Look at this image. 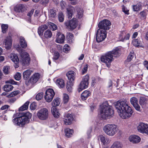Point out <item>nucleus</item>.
I'll list each match as a JSON object with an SVG mask.
<instances>
[{"instance_id":"2f4dec72","label":"nucleus","mask_w":148,"mask_h":148,"mask_svg":"<svg viewBox=\"0 0 148 148\" xmlns=\"http://www.w3.org/2000/svg\"><path fill=\"white\" fill-rule=\"evenodd\" d=\"M13 88V86L10 84L5 85L3 87L4 90L6 92H8L12 90Z\"/></svg>"},{"instance_id":"f8f14e48","label":"nucleus","mask_w":148,"mask_h":148,"mask_svg":"<svg viewBox=\"0 0 148 148\" xmlns=\"http://www.w3.org/2000/svg\"><path fill=\"white\" fill-rule=\"evenodd\" d=\"M137 128L139 132L148 135V124L142 123H140Z\"/></svg>"},{"instance_id":"e433bc0d","label":"nucleus","mask_w":148,"mask_h":148,"mask_svg":"<svg viewBox=\"0 0 148 148\" xmlns=\"http://www.w3.org/2000/svg\"><path fill=\"white\" fill-rule=\"evenodd\" d=\"M52 36L51 32L49 30H47L44 33V37L46 38H51Z\"/></svg>"},{"instance_id":"412c9836","label":"nucleus","mask_w":148,"mask_h":148,"mask_svg":"<svg viewBox=\"0 0 148 148\" xmlns=\"http://www.w3.org/2000/svg\"><path fill=\"white\" fill-rule=\"evenodd\" d=\"M5 47L7 49H10L12 46V41L10 38H7L3 41Z\"/></svg>"},{"instance_id":"a211bd4d","label":"nucleus","mask_w":148,"mask_h":148,"mask_svg":"<svg viewBox=\"0 0 148 148\" xmlns=\"http://www.w3.org/2000/svg\"><path fill=\"white\" fill-rule=\"evenodd\" d=\"M66 76L68 77L69 81L73 82L74 81L75 77V73L73 71H69L66 74Z\"/></svg>"},{"instance_id":"20e7f679","label":"nucleus","mask_w":148,"mask_h":148,"mask_svg":"<svg viewBox=\"0 0 148 148\" xmlns=\"http://www.w3.org/2000/svg\"><path fill=\"white\" fill-rule=\"evenodd\" d=\"M114 113V110L112 106L107 103L103 104L100 110V116L104 119L112 117Z\"/></svg>"},{"instance_id":"a19ab883","label":"nucleus","mask_w":148,"mask_h":148,"mask_svg":"<svg viewBox=\"0 0 148 148\" xmlns=\"http://www.w3.org/2000/svg\"><path fill=\"white\" fill-rule=\"evenodd\" d=\"M147 101L146 99L144 97L140 98L139 103L141 106L145 105L147 103Z\"/></svg>"},{"instance_id":"f03ea898","label":"nucleus","mask_w":148,"mask_h":148,"mask_svg":"<svg viewBox=\"0 0 148 148\" xmlns=\"http://www.w3.org/2000/svg\"><path fill=\"white\" fill-rule=\"evenodd\" d=\"M120 50L117 48L112 51H109L101 57V60L106 64L108 68L110 67L111 62L113 60V57H117L120 55Z\"/></svg>"},{"instance_id":"f704fd0d","label":"nucleus","mask_w":148,"mask_h":148,"mask_svg":"<svg viewBox=\"0 0 148 148\" xmlns=\"http://www.w3.org/2000/svg\"><path fill=\"white\" fill-rule=\"evenodd\" d=\"M29 103V101H27L23 105L19 108V111H20L27 110L28 108Z\"/></svg>"},{"instance_id":"ddd939ff","label":"nucleus","mask_w":148,"mask_h":148,"mask_svg":"<svg viewBox=\"0 0 148 148\" xmlns=\"http://www.w3.org/2000/svg\"><path fill=\"white\" fill-rule=\"evenodd\" d=\"M73 115L72 114H68L64 116L63 121L66 125H70L73 120Z\"/></svg>"},{"instance_id":"09e8293b","label":"nucleus","mask_w":148,"mask_h":148,"mask_svg":"<svg viewBox=\"0 0 148 148\" xmlns=\"http://www.w3.org/2000/svg\"><path fill=\"white\" fill-rule=\"evenodd\" d=\"M60 56L59 53L57 51H55L53 54V59L54 60H57L58 59Z\"/></svg>"},{"instance_id":"a878e982","label":"nucleus","mask_w":148,"mask_h":148,"mask_svg":"<svg viewBox=\"0 0 148 148\" xmlns=\"http://www.w3.org/2000/svg\"><path fill=\"white\" fill-rule=\"evenodd\" d=\"M10 58L15 64H18L19 62V59L17 55L15 53H11L10 55Z\"/></svg>"},{"instance_id":"680f3d73","label":"nucleus","mask_w":148,"mask_h":148,"mask_svg":"<svg viewBox=\"0 0 148 148\" xmlns=\"http://www.w3.org/2000/svg\"><path fill=\"white\" fill-rule=\"evenodd\" d=\"M122 11L126 14H129V11L124 6L122 7Z\"/></svg>"},{"instance_id":"864d4df0","label":"nucleus","mask_w":148,"mask_h":148,"mask_svg":"<svg viewBox=\"0 0 148 148\" xmlns=\"http://www.w3.org/2000/svg\"><path fill=\"white\" fill-rule=\"evenodd\" d=\"M43 93L42 92L39 93L36 96V99L37 100L41 99L43 97Z\"/></svg>"},{"instance_id":"aec40b11","label":"nucleus","mask_w":148,"mask_h":148,"mask_svg":"<svg viewBox=\"0 0 148 148\" xmlns=\"http://www.w3.org/2000/svg\"><path fill=\"white\" fill-rule=\"evenodd\" d=\"M57 37L56 40L57 42L62 43L64 42V36L63 34H61L60 32L58 33Z\"/></svg>"},{"instance_id":"69168bd1","label":"nucleus","mask_w":148,"mask_h":148,"mask_svg":"<svg viewBox=\"0 0 148 148\" xmlns=\"http://www.w3.org/2000/svg\"><path fill=\"white\" fill-rule=\"evenodd\" d=\"M40 26L41 27L44 31L47 29L49 27L48 25L47 24H47L42 25Z\"/></svg>"},{"instance_id":"473e14b6","label":"nucleus","mask_w":148,"mask_h":148,"mask_svg":"<svg viewBox=\"0 0 148 148\" xmlns=\"http://www.w3.org/2000/svg\"><path fill=\"white\" fill-rule=\"evenodd\" d=\"M77 14V16L79 18H81L83 15V11L81 8H78L76 9Z\"/></svg>"},{"instance_id":"cd10ccee","label":"nucleus","mask_w":148,"mask_h":148,"mask_svg":"<svg viewBox=\"0 0 148 148\" xmlns=\"http://www.w3.org/2000/svg\"><path fill=\"white\" fill-rule=\"evenodd\" d=\"M142 8V3L139 2L136 5H133V10L134 11H138L141 9Z\"/></svg>"},{"instance_id":"338daca9","label":"nucleus","mask_w":148,"mask_h":148,"mask_svg":"<svg viewBox=\"0 0 148 148\" xmlns=\"http://www.w3.org/2000/svg\"><path fill=\"white\" fill-rule=\"evenodd\" d=\"M143 64L145 67L148 70V61L147 60L143 62Z\"/></svg>"},{"instance_id":"bf43d9fd","label":"nucleus","mask_w":148,"mask_h":148,"mask_svg":"<svg viewBox=\"0 0 148 148\" xmlns=\"http://www.w3.org/2000/svg\"><path fill=\"white\" fill-rule=\"evenodd\" d=\"M66 3L63 1H61L60 3V5L61 6L62 9H64L65 7Z\"/></svg>"},{"instance_id":"774afa93","label":"nucleus","mask_w":148,"mask_h":148,"mask_svg":"<svg viewBox=\"0 0 148 148\" xmlns=\"http://www.w3.org/2000/svg\"><path fill=\"white\" fill-rule=\"evenodd\" d=\"M9 107V106L8 105H5L2 106L1 108L2 110H4L8 109Z\"/></svg>"},{"instance_id":"e2e57ef3","label":"nucleus","mask_w":148,"mask_h":148,"mask_svg":"<svg viewBox=\"0 0 148 148\" xmlns=\"http://www.w3.org/2000/svg\"><path fill=\"white\" fill-rule=\"evenodd\" d=\"M34 11V9H32L31 11H30L27 14V16H29L30 17L33 14Z\"/></svg>"},{"instance_id":"c756f323","label":"nucleus","mask_w":148,"mask_h":148,"mask_svg":"<svg viewBox=\"0 0 148 148\" xmlns=\"http://www.w3.org/2000/svg\"><path fill=\"white\" fill-rule=\"evenodd\" d=\"M49 15L51 18H54L56 15V11L55 9L52 8L50 9L49 12Z\"/></svg>"},{"instance_id":"8fccbe9b","label":"nucleus","mask_w":148,"mask_h":148,"mask_svg":"<svg viewBox=\"0 0 148 148\" xmlns=\"http://www.w3.org/2000/svg\"><path fill=\"white\" fill-rule=\"evenodd\" d=\"M63 102L64 103H67L69 100V95L66 94H63Z\"/></svg>"},{"instance_id":"c85d7f7f","label":"nucleus","mask_w":148,"mask_h":148,"mask_svg":"<svg viewBox=\"0 0 148 148\" xmlns=\"http://www.w3.org/2000/svg\"><path fill=\"white\" fill-rule=\"evenodd\" d=\"M65 133L66 136L68 138H69L72 135L73 131L72 129L68 128L65 130Z\"/></svg>"},{"instance_id":"3c124183","label":"nucleus","mask_w":148,"mask_h":148,"mask_svg":"<svg viewBox=\"0 0 148 148\" xmlns=\"http://www.w3.org/2000/svg\"><path fill=\"white\" fill-rule=\"evenodd\" d=\"M133 52H131L128 56L126 61L129 62L131 61L133 58Z\"/></svg>"},{"instance_id":"2eb2a0df","label":"nucleus","mask_w":148,"mask_h":148,"mask_svg":"<svg viewBox=\"0 0 148 148\" xmlns=\"http://www.w3.org/2000/svg\"><path fill=\"white\" fill-rule=\"evenodd\" d=\"M130 101L131 104L136 110L137 111H140V107L138 103V99L136 98L135 97H132L130 99Z\"/></svg>"},{"instance_id":"6ab92c4d","label":"nucleus","mask_w":148,"mask_h":148,"mask_svg":"<svg viewBox=\"0 0 148 148\" xmlns=\"http://www.w3.org/2000/svg\"><path fill=\"white\" fill-rule=\"evenodd\" d=\"M40 77V75L38 73H36L33 75L30 79V81L32 84L36 83Z\"/></svg>"},{"instance_id":"dca6fc26","label":"nucleus","mask_w":148,"mask_h":148,"mask_svg":"<svg viewBox=\"0 0 148 148\" xmlns=\"http://www.w3.org/2000/svg\"><path fill=\"white\" fill-rule=\"evenodd\" d=\"M14 11L18 12L23 13L26 11V8L24 5L23 4H19L16 5L14 8Z\"/></svg>"},{"instance_id":"423d86ee","label":"nucleus","mask_w":148,"mask_h":148,"mask_svg":"<svg viewBox=\"0 0 148 148\" xmlns=\"http://www.w3.org/2000/svg\"><path fill=\"white\" fill-rule=\"evenodd\" d=\"M21 50L20 55L21 57V60L23 66H27L29 64L30 58L29 57V54L25 51Z\"/></svg>"},{"instance_id":"603ef678","label":"nucleus","mask_w":148,"mask_h":148,"mask_svg":"<svg viewBox=\"0 0 148 148\" xmlns=\"http://www.w3.org/2000/svg\"><path fill=\"white\" fill-rule=\"evenodd\" d=\"M44 31V30L41 26L38 27V32L40 36H42L43 35Z\"/></svg>"},{"instance_id":"4468645a","label":"nucleus","mask_w":148,"mask_h":148,"mask_svg":"<svg viewBox=\"0 0 148 148\" xmlns=\"http://www.w3.org/2000/svg\"><path fill=\"white\" fill-rule=\"evenodd\" d=\"M89 79V76L88 75H86L83 78L81 82L79 85L84 89L87 88L88 84V81Z\"/></svg>"},{"instance_id":"13d9d810","label":"nucleus","mask_w":148,"mask_h":148,"mask_svg":"<svg viewBox=\"0 0 148 148\" xmlns=\"http://www.w3.org/2000/svg\"><path fill=\"white\" fill-rule=\"evenodd\" d=\"M49 0H42L41 1L42 4L44 6H46L48 4Z\"/></svg>"},{"instance_id":"c9c22d12","label":"nucleus","mask_w":148,"mask_h":148,"mask_svg":"<svg viewBox=\"0 0 148 148\" xmlns=\"http://www.w3.org/2000/svg\"><path fill=\"white\" fill-rule=\"evenodd\" d=\"M99 138L102 143L103 144H105L109 143V139L108 138H106L103 136L101 135L99 136Z\"/></svg>"},{"instance_id":"5fc2aeb1","label":"nucleus","mask_w":148,"mask_h":148,"mask_svg":"<svg viewBox=\"0 0 148 148\" xmlns=\"http://www.w3.org/2000/svg\"><path fill=\"white\" fill-rule=\"evenodd\" d=\"M21 74L20 73H17L14 76V79L17 80H19L21 78Z\"/></svg>"},{"instance_id":"1a4fd4ad","label":"nucleus","mask_w":148,"mask_h":148,"mask_svg":"<svg viewBox=\"0 0 148 148\" xmlns=\"http://www.w3.org/2000/svg\"><path fill=\"white\" fill-rule=\"evenodd\" d=\"M66 28L70 30H73L77 27V23L75 19L73 18L70 21H68L64 23Z\"/></svg>"},{"instance_id":"72a5a7b5","label":"nucleus","mask_w":148,"mask_h":148,"mask_svg":"<svg viewBox=\"0 0 148 148\" xmlns=\"http://www.w3.org/2000/svg\"><path fill=\"white\" fill-rule=\"evenodd\" d=\"M67 15L69 19H71L72 18L73 15V8H67Z\"/></svg>"},{"instance_id":"58836bf2","label":"nucleus","mask_w":148,"mask_h":148,"mask_svg":"<svg viewBox=\"0 0 148 148\" xmlns=\"http://www.w3.org/2000/svg\"><path fill=\"white\" fill-rule=\"evenodd\" d=\"M60 103V99L59 98L55 99L52 102L51 104L53 107H56L59 105Z\"/></svg>"},{"instance_id":"4d7b16f0","label":"nucleus","mask_w":148,"mask_h":148,"mask_svg":"<svg viewBox=\"0 0 148 148\" xmlns=\"http://www.w3.org/2000/svg\"><path fill=\"white\" fill-rule=\"evenodd\" d=\"M6 83H9L12 84H16L17 82H15L13 79H10L6 82Z\"/></svg>"},{"instance_id":"0e129e2a","label":"nucleus","mask_w":148,"mask_h":148,"mask_svg":"<svg viewBox=\"0 0 148 148\" xmlns=\"http://www.w3.org/2000/svg\"><path fill=\"white\" fill-rule=\"evenodd\" d=\"M88 64H86L84 66V69H83V72H82V73L83 74L85 73L87 71V70L88 68Z\"/></svg>"},{"instance_id":"5701e85b","label":"nucleus","mask_w":148,"mask_h":148,"mask_svg":"<svg viewBox=\"0 0 148 148\" xmlns=\"http://www.w3.org/2000/svg\"><path fill=\"white\" fill-rule=\"evenodd\" d=\"M90 95V92L89 91L85 90L81 94V99L83 101L86 100Z\"/></svg>"},{"instance_id":"4c0bfd02","label":"nucleus","mask_w":148,"mask_h":148,"mask_svg":"<svg viewBox=\"0 0 148 148\" xmlns=\"http://www.w3.org/2000/svg\"><path fill=\"white\" fill-rule=\"evenodd\" d=\"M47 24L50 29H52L53 31L56 30L57 28L56 25L52 23L49 22L47 23Z\"/></svg>"},{"instance_id":"79ce46f5","label":"nucleus","mask_w":148,"mask_h":148,"mask_svg":"<svg viewBox=\"0 0 148 148\" xmlns=\"http://www.w3.org/2000/svg\"><path fill=\"white\" fill-rule=\"evenodd\" d=\"M72 82L71 81H69L67 82L66 88L67 89V90L69 92H71L72 89Z\"/></svg>"},{"instance_id":"39448f33","label":"nucleus","mask_w":148,"mask_h":148,"mask_svg":"<svg viewBox=\"0 0 148 148\" xmlns=\"http://www.w3.org/2000/svg\"><path fill=\"white\" fill-rule=\"evenodd\" d=\"M103 130L107 134L113 136L116 133L118 130V128L116 125L108 124L104 127Z\"/></svg>"},{"instance_id":"a18cd8bd","label":"nucleus","mask_w":148,"mask_h":148,"mask_svg":"<svg viewBox=\"0 0 148 148\" xmlns=\"http://www.w3.org/2000/svg\"><path fill=\"white\" fill-rule=\"evenodd\" d=\"M73 37V34L71 33H69L68 34L67 36V38L68 41L69 43L72 42Z\"/></svg>"},{"instance_id":"393cba45","label":"nucleus","mask_w":148,"mask_h":148,"mask_svg":"<svg viewBox=\"0 0 148 148\" xmlns=\"http://www.w3.org/2000/svg\"><path fill=\"white\" fill-rule=\"evenodd\" d=\"M51 112L54 117L56 118L59 117L60 114L56 107H52L51 108Z\"/></svg>"},{"instance_id":"9d476101","label":"nucleus","mask_w":148,"mask_h":148,"mask_svg":"<svg viewBox=\"0 0 148 148\" xmlns=\"http://www.w3.org/2000/svg\"><path fill=\"white\" fill-rule=\"evenodd\" d=\"M55 95L53 90L52 89L49 88L45 92V99L47 102H49L51 101Z\"/></svg>"},{"instance_id":"9b49d317","label":"nucleus","mask_w":148,"mask_h":148,"mask_svg":"<svg viewBox=\"0 0 148 148\" xmlns=\"http://www.w3.org/2000/svg\"><path fill=\"white\" fill-rule=\"evenodd\" d=\"M39 119L42 120L46 119L48 116V111L47 109L44 108L40 109L37 113Z\"/></svg>"},{"instance_id":"7c9ffc66","label":"nucleus","mask_w":148,"mask_h":148,"mask_svg":"<svg viewBox=\"0 0 148 148\" xmlns=\"http://www.w3.org/2000/svg\"><path fill=\"white\" fill-rule=\"evenodd\" d=\"M56 84L61 88H63L65 86L64 80L62 79H58L56 80Z\"/></svg>"},{"instance_id":"6e6552de","label":"nucleus","mask_w":148,"mask_h":148,"mask_svg":"<svg viewBox=\"0 0 148 148\" xmlns=\"http://www.w3.org/2000/svg\"><path fill=\"white\" fill-rule=\"evenodd\" d=\"M111 23L108 20L105 19L101 21L98 25L99 29H102V30L106 31L109 29L110 28Z\"/></svg>"},{"instance_id":"ea45409f","label":"nucleus","mask_w":148,"mask_h":148,"mask_svg":"<svg viewBox=\"0 0 148 148\" xmlns=\"http://www.w3.org/2000/svg\"><path fill=\"white\" fill-rule=\"evenodd\" d=\"M122 145L119 142H116L114 143L112 146V148H121Z\"/></svg>"},{"instance_id":"052dcab7","label":"nucleus","mask_w":148,"mask_h":148,"mask_svg":"<svg viewBox=\"0 0 148 148\" xmlns=\"http://www.w3.org/2000/svg\"><path fill=\"white\" fill-rule=\"evenodd\" d=\"M139 14L140 16L143 18H145L147 15L146 12L144 11L140 12Z\"/></svg>"},{"instance_id":"f3484780","label":"nucleus","mask_w":148,"mask_h":148,"mask_svg":"<svg viewBox=\"0 0 148 148\" xmlns=\"http://www.w3.org/2000/svg\"><path fill=\"white\" fill-rule=\"evenodd\" d=\"M129 139L131 142L135 143H139L141 140L139 136L136 135L131 136L129 138Z\"/></svg>"},{"instance_id":"49530a36","label":"nucleus","mask_w":148,"mask_h":148,"mask_svg":"<svg viewBox=\"0 0 148 148\" xmlns=\"http://www.w3.org/2000/svg\"><path fill=\"white\" fill-rule=\"evenodd\" d=\"M10 69L9 66H4L3 67V70L4 73L5 75L8 74L9 73Z\"/></svg>"},{"instance_id":"0eeeda50","label":"nucleus","mask_w":148,"mask_h":148,"mask_svg":"<svg viewBox=\"0 0 148 148\" xmlns=\"http://www.w3.org/2000/svg\"><path fill=\"white\" fill-rule=\"evenodd\" d=\"M102 29L97 30L96 36V39L98 42L103 41L106 37L107 33L105 30H102Z\"/></svg>"},{"instance_id":"6e6d98bb","label":"nucleus","mask_w":148,"mask_h":148,"mask_svg":"<svg viewBox=\"0 0 148 148\" xmlns=\"http://www.w3.org/2000/svg\"><path fill=\"white\" fill-rule=\"evenodd\" d=\"M36 106L35 103L33 102L30 105V108L32 110H34L36 108Z\"/></svg>"},{"instance_id":"b1692460","label":"nucleus","mask_w":148,"mask_h":148,"mask_svg":"<svg viewBox=\"0 0 148 148\" xmlns=\"http://www.w3.org/2000/svg\"><path fill=\"white\" fill-rule=\"evenodd\" d=\"M132 43L134 46L137 47H143L142 42L138 38L134 39L132 41Z\"/></svg>"},{"instance_id":"7ed1b4c3","label":"nucleus","mask_w":148,"mask_h":148,"mask_svg":"<svg viewBox=\"0 0 148 148\" xmlns=\"http://www.w3.org/2000/svg\"><path fill=\"white\" fill-rule=\"evenodd\" d=\"M31 117L32 114L29 112L20 113L18 116L14 118L12 121L17 126H23L29 122Z\"/></svg>"},{"instance_id":"c03bdc74","label":"nucleus","mask_w":148,"mask_h":148,"mask_svg":"<svg viewBox=\"0 0 148 148\" xmlns=\"http://www.w3.org/2000/svg\"><path fill=\"white\" fill-rule=\"evenodd\" d=\"M20 92L19 90L11 92L10 94L7 96V97L8 98L14 97L19 94Z\"/></svg>"},{"instance_id":"4be33fe9","label":"nucleus","mask_w":148,"mask_h":148,"mask_svg":"<svg viewBox=\"0 0 148 148\" xmlns=\"http://www.w3.org/2000/svg\"><path fill=\"white\" fill-rule=\"evenodd\" d=\"M20 44L22 48L25 49L27 46V42L24 37L21 36L19 38Z\"/></svg>"},{"instance_id":"de8ad7c7","label":"nucleus","mask_w":148,"mask_h":148,"mask_svg":"<svg viewBox=\"0 0 148 148\" xmlns=\"http://www.w3.org/2000/svg\"><path fill=\"white\" fill-rule=\"evenodd\" d=\"M64 15L62 12H59L58 14V18L59 21L60 22H63L64 20Z\"/></svg>"},{"instance_id":"bb28decb","label":"nucleus","mask_w":148,"mask_h":148,"mask_svg":"<svg viewBox=\"0 0 148 148\" xmlns=\"http://www.w3.org/2000/svg\"><path fill=\"white\" fill-rule=\"evenodd\" d=\"M32 71L30 70H27L24 71L23 74V79L25 80L28 79L31 74Z\"/></svg>"},{"instance_id":"37998d69","label":"nucleus","mask_w":148,"mask_h":148,"mask_svg":"<svg viewBox=\"0 0 148 148\" xmlns=\"http://www.w3.org/2000/svg\"><path fill=\"white\" fill-rule=\"evenodd\" d=\"M2 32L3 33H5L8 30V25L7 24H2L1 26Z\"/></svg>"},{"instance_id":"f257e3e1","label":"nucleus","mask_w":148,"mask_h":148,"mask_svg":"<svg viewBox=\"0 0 148 148\" xmlns=\"http://www.w3.org/2000/svg\"><path fill=\"white\" fill-rule=\"evenodd\" d=\"M115 108L120 117L126 119L130 117L133 112L131 107L126 100H119L115 104Z\"/></svg>"}]
</instances>
